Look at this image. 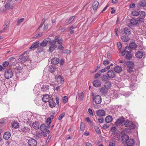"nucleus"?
Returning a JSON list of instances; mask_svg holds the SVG:
<instances>
[{"instance_id": "obj_46", "label": "nucleus", "mask_w": 146, "mask_h": 146, "mask_svg": "<svg viewBox=\"0 0 146 146\" xmlns=\"http://www.w3.org/2000/svg\"><path fill=\"white\" fill-rule=\"evenodd\" d=\"M65 115L64 112H62L58 117V119L59 120L61 119Z\"/></svg>"}, {"instance_id": "obj_22", "label": "nucleus", "mask_w": 146, "mask_h": 146, "mask_svg": "<svg viewBox=\"0 0 146 146\" xmlns=\"http://www.w3.org/2000/svg\"><path fill=\"white\" fill-rule=\"evenodd\" d=\"M145 12L143 11H139V18L141 19H143L145 17Z\"/></svg>"}, {"instance_id": "obj_18", "label": "nucleus", "mask_w": 146, "mask_h": 146, "mask_svg": "<svg viewBox=\"0 0 146 146\" xmlns=\"http://www.w3.org/2000/svg\"><path fill=\"white\" fill-rule=\"evenodd\" d=\"M39 42L38 41H36L34 42L31 46L30 47L29 49H31L33 48H36L39 46Z\"/></svg>"}, {"instance_id": "obj_48", "label": "nucleus", "mask_w": 146, "mask_h": 146, "mask_svg": "<svg viewBox=\"0 0 146 146\" xmlns=\"http://www.w3.org/2000/svg\"><path fill=\"white\" fill-rule=\"evenodd\" d=\"M110 63V62H109V60H104L103 62V63L106 66L108 65V64H109Z\"/></svg>"}, {"instance_id": "obj_13", "label": "nucleus", "mask_w": 146, "mask_h": 146, "mask_svg": "<svg viewBox=\"0 0 146 146\" xmlns=\"http://www.w3.org/2000/svg\"><path fill=\"white\" fill-rule=\"evenodd\" d=\"M126 143L128 146H133L135 144V141L133 139L129 138Z\"/></svg>"}, {"instance_id": "obj_23", "label": "nucleus", "mask_w": 146, "mask_h": 146, "mask_svg": "<svg viewBox=\"0 0 146 146\" xmlns=\"http://www.w3.org/2000/svg\"><path fill=\"white\" fill-rule=\"evenodd\" d=\"M11 124L12 127L14 129L17 128L19 127V123L17 121H14L12 122Z\"/></svg>"}, {"instance_id": "obj_36", "label": "nucleus", "mask_w": 146, "mask_h": 146, "mask_svg": "<svg viewBox=\"0 0 146 146\" xmlns=\"http://www.w3.org/2000/svg\"><path fill=\"white\" fill-rule=\"evenodd\" d=\"M48 41L46 40H44L40 44V45L41 46H45L47 44Z\"/></svg>"}, {"instance_id": "obj_17", "label": "nucleus", "mask_w": 146, "mask_h": 146, "mask_svg": "<svg viewBox=\"0 0 146 146\" xmlns=\"http://www.w3.org/2000/svg\"><path fill=\"white\" fill-rule=\"evenodd\" d=\"M99 5V3L97 1H95L94 2L92 5V7L93 10L94 11H96L98 8Z\"/></svg>"}, {"instance_id": "obj_3", "label": "nucleus", "mask_w": 146, "mask_h": 146, "mask_svg": "<svg viewBox=\"0 0 146 146\" xmlns=\"http://www.w3.org/2000/svg\"><path fill=\"white\" fill-rule=\"evenodd\" d=\"M125 126L128 127L130 129H132L135 127V125L129 121H126L124 123Z\"/></svg>"}, {"instance_id": "obj_25", "label": "nucleus", "mask_w": 146, "mask_h": 146, "mask_svg": "<svg viewBox=\"0 0 146 146\" xmlns=\"http://www.w3.org/2000/svg\"><path fill=\"white\" fill-rule=\"evenodd\" d=\"M143 56V52L141 51H138L135 54V56L138 58H141Z\"/></svg>"}, {"instance_id": "obj_47", "label": "nucleus", "mask_w": 146, "mask_h": 146, "mask_svg": "<svg viewBox=\"0 0 146 146\" xmlns=\"http://www.w3.org/2000/svg\"><path fill=\"white\" fill-rule=\"evenodd\" d=\"M46 122L48 125L49 126V125L51 122V118L50 117L48 118L47 119Z\"/></svg>"}, {"instance_id": "obj_41", "label": "nucleus", "mask_w": 146, "mask_h": 146, "mask_svg": "<svg viewBox=\"0 0 146 146\" xmlns=\"http://www.w3.org/2000/svg\"><path fill=\"white\" fill-rule=\"evenodd\" d=\"M131 15L133 16H138L139 15V11H133L131 13Z\"/></svg>"}, {"instance_id": "obj_60", "label": "nucleus", "mask_w": 146, "mask_h": 146, "mask_svg": "<svg viewBox=\"0 0 146 146\" xmlns=\"http://www.w3.org/2000/svg\"><path fill=\"white\" fill-rule=\"evenodd\" d=\"M100 74V73H99V72L96 74L94 76V78H99L100 76V74Z\"/></svg>"}, {"instance_id": "obj_20", "label": "nucleus", "mask_w": 146, "mask_h": 146, "mask_svg": "<svg viewBox=\"0 0 146 146\" xmlns=\"http://www.w3.org/2000/svg\"><path fill=\"white\" fill-rule=\"evenodd\" d=\"M137 5L138 7H144L146 6V1L145 0H142L139 2Z\"/></svg>"}, {"instance_id": "obj_54", "label": "nucleus", "mask_w": 146, "mask_h": 146, "mask_svg": "<svg viewBox=\"0 0 146 146\" xmlns=\"http://www.w3.org/2000/svg\"><path fill=\"white\" fill-rule=\"evenodd\" d=\"M76 25L75 24H74L73 25L70 26V27H69V30H71L72 29L76 28Z\"/></svg>"}, {"instance_id": "obj_62", "label": "nucleus", "mask_w": 146, "mask_h": 146, "mask_svg": "<svg viewBox=\"0 0 146 146\" xmlns=\"http://www.w3.org/2000/svg\"><path fill=\"white\" fill-rule=\"evenodd\" d=\"M70 51L68 50H66L63 51V53H70Z\"/></svg>"}, {"instance_id": "obj_61", "label": "nucleus", "mask_w": 146, "mask_h": 146, "mask_svg": "<svg viewBox=\"0 0 146 146\" xmlns=\"http://www.w3.org/2000/svg\"><path fill=\"white\" fill-rule=\"evenodd\" d=\"M15 59V57L13 56L9 57L8 60L9 61L13 60Z\"/></svg>"}, {"instance_id": "obj_5", "label": "nucleus", "mask_w": 146, "mask_h": 146, "mask_svg": "<svg viewBox=\"0 0 146 146\" xmlns=\"http://www.w3.org/2000/svg\"><path fill=\"white\" fill-rule=\"evenodd\" d=\"M131 48L129 46H126L123 50L121 51V55L123 56L126 53H131Z\"/></svg>"}, {"instance_id": "obj_33", "label": "nucleus", "mask_w": 146, "mask_h": 146, "mask_svg": "<svg viewBox=\"0 0 146 146\" xmlns=\"http://www.w3.org/2000/svg\"><path fill=\"white\" fill-rule=\"evenodd\" d=\"M108 91L107 89L105 87H102L100 88V92L103 94H106Z\"/></svg>"}, {"instance_id": "obj_57", "label": "nucleus", "mask_w": 146, "mask_h": 146, "mask_svg": "<svg viewBox=\"0 0 146 146\" xmlns=\"http://www.w3.org/2000/svg\"><path fill=\"white\" fill-rule=\"evenodd\" d=\"M48 24H44V28H43L44 30H46L48 28Z\"/></svg>"}, {"instance_id": "obj_44", "label": "nucleus", "mask_w": 146, "mask_h": 146, "mask_svg": "<svg viewBox=\"0 0 146 146\" xmlns=\"http://www.w3.org/2000/svg\"><path fill=\"white\" fill-rule=\"evenodd\" d=\"M108 77L106 75H103L102 77V80L104 81L108 80Z\"/></svg>"}, {"instance_id": "obj_32", "label": "nucleus", "mask_w": 146, "mask_h": 146, "mask_svg": "<svg viewBox=\"0 0 146 146\" xmlns=\"http://www.w3.org/2000/svg\"><path fill=\"white\" fill-rule=\"evenodd\" d=\"M50 127V126L48 127V128ZM41 130L42 131H44L48 127L46 126L44 124H42L40 127Z\"/></svg>"}, {"instance_id": "obj_27", "label": "nucleus", "mask_w": 146, "mask_h": 146, "mask_svg": "<svg viewBox=\"0 0 146 146\" xmlns=\"http://www.w3.org/2000/svg\"><path fill=\"white\" fill-rule=\"evenodd\" d=\"M111 83L109 82H106L104 84V87L107 89L110 88L111 86Z\"/></svg>"}, {"instance_id": "obj_15", "label": "nucleus", "mask_w": 146, "mask_h": 146, "mask_svg": "<svg viewBox=\"0 0 146 146\" xmlns=\"http://www.w3.org/2000/svg\"><path fill=\"white\" fill-rule=\"evenodd\" d=\"M11 136V134L8 131L5 132L3 135V138L5 140H8Z\"/></svg>"}, {"instance_id": "obj_4", "label": "nucleus", "mask_w": 146, "mask_h": 146, "mask_svg": "<svg viewBox=\"0 0 146 146\" xmlns=\"http://www.w3.org/2000/svg\"><path fill=\"white\" fill-rule=\"evenodd\" d=\"M28 143L29 146H36V141L33 138H30L28 140Z\"/></svg>"}, {"instance_id": "obj_9", "label": "nucleus", "mask_w": 146, "mask_h": 146, "mask_svg": "<svg viewBox=\"0 0 146 146\" xmlns=\"http://www.w3.org/2000/svg\"><path fill=\"white\" fill-rule=\"evenodd\" d=\"M49 86L47 85H43L41 88V90L44 93H47L49 90Z\"/></svg>"}, {"instance_id": "obj_34", "label": "nucleus", "mask_w": 146, "mask_h": 146, "mask_svg": "<svg viewBox=\"0 0 146 146\" xmlns=\"http://www.w3.org/2000/svg\"><path fill=\"white\" fill-rule=\"evenodd\" d=\"M49 106L51 108H53L56 105V103L55 102L51 100L49 102Z\"/></svg>"}, {"instance_id": "obj_28", "label": "nucleus", "mask_w": 146, "mask_h": 146, "mask_svg": "<svg viewBox=\"0 0 146 146\" xmlns=\"http://www.w3.org/2000/svg\"><path fill=\"white\" fill-rule=\"evenodd\" d=\"M114 70L117 73H120L122 69L120 66H117L114 67Z\"/></svg>"}, {"instance_id": "obj_51", "label": "nucleus", "mask_w": 146, "mask_h": 146, "mask_svg": "<svg viewBox=\"0 0 146 146\" xmlns=\"http://www.w3.org/2000/svg\"><path fill=\"white\" fill-rule=\"evenodd\" d=\"M42 33L39 32V33H37L36 35H35L34 36V37L35 38V37H40L42 36Z\"/></svg>"}, {"instance_id": "obj_55", "label": "nucleus", "mask_w": 146, "mask_h": 146, "mask_svg": "<svg viewBox=\"0 0 146 146\" xmlns=\"http://www.w3.org/2000/svg\"><path fill=\"white\" fill-rule=\"evenodd\" d=\"M98 120L99 122L100 123H103L104 122V119L102 117L99 118L98 119Z\"/></svg>"}, {"instance_id": "obj_39", "label": "nucleus", "mask_w": 146, "mask_h": 146, "mask_svg": "<svg viewBox=\"0 0 146 146\" xmlns=\"http://www.w3.org/2000/svg\"><path fill=\"white\" fill-rule=\"evenodd\" d=\"M56 45H50L49 48L50 52H52L56 48Z\"/></svg>"}, {"instance_id": "obj_49", "label": "nucleus", "mask_w": 146, "mask_h": 146, "mask_svg": "<svg viewBox=\"0 0 146 146\" xmlns=\"http://www.w3.org/2000/svg\"><path fill=\"white\" fill-rule=\"evenodd\" d=\"M50 69L49 70L50 72L51 73H53V72H54L55 69L52 66H51L50 67Z\"/></svg>"}, {"instance_id": "obj_1", "label": "nucleus", "mask_w": 146, "mask_h": 146, "mask_svg": "<svg viewBox=\"0 0 146 146\" xmlns=\"http://www.w3.org/2000/svg\"><path fill=\"white\" fill-rule=\"evenodd\" d=\"M14 74V71L11 68L7 69L5 72L4 76L6 79H9L11 78Z\"/></svg>"}, {"instance_id": "obj_56", "label": "nucleus", "mask_w": 146, "mask_h": 146, "mask_svg": "<svg viewBox=\"0 0 146 146\" xmlns=\"http://www.w3.org/2000/svg\"><path fill=\"white\" fill-rule=\"evenodd\" d=\"M110 130L111 131L113 132H115L116 131L117 129L115 127H112L110 129Z\"/></svg>"}, {"instance_id": "obj_14", "label": "nucleus", "mask_w": 146, "mask_h": 146, "mask_svg": "<svg viewBox=\"0 0 146 146\" xmlns=\"http://www.w3.org/2000/svg\"><path fill=\"white\" fill-rule=\"evenodd\" d=\"M19 131L24 133H27L29 132L30 129L27 127H23L19 130Z\"/></svg>"}, {"instance_id": "obj_40", "label": "nucleus", "mask_w": 146, "mask_h": 146, "mask_svg": "<svg viewBox=\"0 0 146 146\" xmlns=\"http://www.w3.org/2000/svg\"><path fill=\"white\" fill-rule=\"evenodd\" d=\"M117 47L119 49V53H121L122 51L121 49L122 47L121 44L120 42H117Z\"/></svg>"}, {"instance_id": "obj_53", "label": "nucleus", "mask_w": 146, "mask_h": 146, "mask_svg": "<svg viewBox=\"0 0 146 146\" xmlns=\"http://www.w3.org/2000/svg\"><path fill=\"white\" fill-rule=\"evenodd\" d=\"M68 100V97L66 96H64L63 98V102L64 103H66Z\"/></svg>"}, {"instance_id": "obj_6", "label": "nucleus", "mask_w": 146, "mask_h": 146, "mask_svg": "<svg viewBox=\"0 0 146 146\" xmlns=\"http://www.w3.org/2000/svg\"><path fill=\"white\" fill-rule=\"evenodd\" d=\"M139 23L138 20L134 19H132L130 21V23L129 26V27H132L133 26L136 25Z\"/></svg>"}, {"instance_id": "obj_63", "label": "nucleus", "mask_w": 146, "mask_h": 146, "mask_svg": "<svg viewBox=\"0 0 146 146\" xmlns=\"http://www.w3.org/2000/svg\"><path fill=\"white\" fill-rule=\"evenodd\" d=\"M55 99H56V103L57 104L59 105V98L56 96V98Z\"/></svg>"}, {"instance_id": "obj_35", "label": "nucleus", "mask_w": 146, "mask_h": 146, "mask_svg": "<svg viewBox=\"0 0 146 146\" xmlns=\"http://www.w3.org/2000/svg\"><path fill=\"white\" fill-rule=\"evenodd\" d=\"M74 16H72L70 17V19L67 22H66L65 23V25H69V24L71 23L74 20Z\"/></svg>"}, {"instance_id": "obj_29", "label": "nucleus", "mask_w": 146, "mask_h": 146, "mask_svg": "<svg viewBox=\"0 0 146 146\" xmlns=\"http://www.w3.org/2000/svg\"><path fill=\"white\" fill-rule=\"evenodd\" d=\"M32 126L35 129H38L39 127L38 123L37 121H35V122H34Z\"/></svg>"}, {"instance_id": "obj_45", "label": "nucleus", "mask_w": 146, "mask_h": 146, "mask_svg": "<svg viewBox=\"0 0 146 146\" xmlns=\"http://www.w3.org/2000/svg\"><path fill=\"white\" fill-rule=\"evenodd\" d=\"M24 18H22L19 19V20H18L17 22V26H19L20 25V23L23 22L24 21Z\"/></svg>"}, {"instance_id": "obj_59", "label": "nucleus", "mask_w": 146, "mask_h": 146, "mask_svg": "<svg viewBox=\"0 0 146 146\" xmlns=\"http://www.w3.org/2000/svg\"><path fill=\"white\" fill-rule=\"evenodd\" d=\"M109 127V126H108L106 124H104L103 125L102 128L103 129H107Z\"/></svg>"}, {"instance_id": "obj_52", "label": "nucleus", "mask_w": 146, "mask_h": 146, "mask_svg": "<svg viewBox=\"0 0 146 146\" xmlns=\"http://www.w3.org/2000/svg\"><path fill=\"white\" fill-rule=\"evenodd\" d=\"M9 64V62L7 61H5L3 63V65L4 67H6Z\"/></svg>"}, {"instance_id": "obj_7", "label": "nucleus", "mask_w": 146, "mask_h": 146, "mask_svg": "<svg viewBox=\"0 0 146 146\" xmlns=\"http://www.w3.org/2000/svg\"><path fill=\"white\" fill-rule=\"evenodd\" d=\"M107 75L109 78H113L115 77V73L113 70H110L107 72Z\"/></svg>"}, {"instance_id": "obj_2", "label": "nucleus", "mask_w": 146, "mask_h": 146, "mask_svg": "<svg viewBox=\"0 0 146 146\" xmlns=\"http://www.w3.org/2000/svg\"><path fill=\"white\" fill-rule=\"evenodd\" d=\"M93 103L94 102L96 104H100L102 102V98L99 95H96L94 96L93 95Z\"/></svg>"}, {"instance_id": "obj_31", "label": "nucleus", "mask_w": 146, "mask_h": 146, "mask_svg": "<svg viewBox=\"0 0 146 146\" xmlns=\"http://www.w3.org/2000/svg\"><path fill=\"white\" fill-rule=\"evenodd\" d=\"M5 7L6 9H12L13 8V6L11 5L10 3H6L5 5Z\"/></svg>"}, {"instance_id": "obj_19", "label": "nucleus", "mask_w": 146, "mask_h": 146, "mask_svg": "<svg viewBox=\"0 0 146 146\" xmlns=\"http://www.w3.org/2000/svg\"><path fill=\"white\" fill-rule=\"evenodd\" d=\"M93 85L95 87H99L101 84V81L99 80H96L93 82Z\"/></svg>"}, {"instance_id": "obj_64", "label": "nucleus", "mask_w": 146, "mask_h": 146, "mask_svg": "<svg viewBox=\"0 0 146 146\" xmlns=\"http://www.w3.org/2000/svg\"><path fill=\"white\" fill-rule=\"evenodd\" d=\"M58 49L60 50H62L64 49V47L62 45L58 46Z\"/></svg>"}, {"instance_id": "obj_58", "label": "nucleus", "mask_w": 146, "mask_h": 146, "mask_svg": "<svg viewBox=\"0 0 146 146\" xmlns=\"http://www.w3.org/2000/svg\"><path fill=\"white\" fill-rule=\"evenodd\" d=\"M106 71V70L105 68L104 69H102L101 70L99 71V73H100V74H101L103 73H104Z\"/></svg>"}, {"instance_id": "obj_42", "label": "nucleus", "mask_w": 146, "mask_h": 146, "mask_svg": "<svg viewBox=\"0 0 146 146\" xmlns=\"http://www.w3.org/2000/svg\"><path fill=\"white\" fill-rule=\"evenodd\" d=\"M94 128L96 131V132L98 134H100L101 133V132L100 131L99 127H98L96 126Z\"/></svg>"}, {"instance_id": "obj_30", "label": "nucleus", "mask_w": 146, "mask_h": 146, "mask_svg": "<svg viewBox=\"0 0 146 146\" xmlns=\"http://www.w3.org/2000/svg\"><path fill=\"white\" fill-rule=\"evenodd\" d=\"M121 39L123 41L127 42L129 40V38L126 35H123L121 37Z\"/></svg>"}, {"instance_id": "obj_8", "label": "nucleus", "mask_w": 146, "mask_h": 146, "mask_svg": "<svg viewBox=\"0 0 146 146\" xmlns=\"http://www.w3.org/2000/svg\"><path fill=\"white\" fill-rule=\"evenodd\" d=\"M125 121L124 118L123 117H120L115 123L117 126H119Z\"/></svg>"}, {"instance_id": "obj_24", "label": "nucleus", "mask_w": 146, "mask_h": 146, "mask_svg": "<svg viewBox=\"0 0 146 146\" xmlns=\"http://www.w3.org/2000/svg\"><path fill=\"white\" fill-rule=\"evenodd\" d=\"M59 62V60L57 58H52L51 60V63L53 65H56Z\"/></svg>"}, {"instance_id": "obj_37", "label": "nucleus", "mask_w": 146, "mask_h": 146, "mask_svg": "<svg viewBox=\"0 0 146 146\" xmlns=\"http://www.w3.org/2000/svg\"><path fill=\"white\" fill-rule=\"evenodd\" d=\"M129 47L131 48L135 49L137 47V45L135 43L132 42L130 44Z\"/></svg>"}, {"instance_id": "obj_12", "label": "nucleus", "mask_w": 146, "mask_h": 146, "mask_svg": "<svg viewBox=\"0 0 146 146\" xmlns=\"http://www.w3.org/2000/svg\"><path fill=\"white\" fill-rule=\"evenodd\" d=\"M50 100V98L48 94L44 95L42 98V100L44 102H48Z\"/></svg>"}, {"instance_id": "obj_50", "label": "nucleus", "mask_w": 146, "mask_h": 146, "mask_svg": "<svg viewBox=\"0 0 146 146\" xmlns=\"http://www.w3.org/2000/svg\"><path fill=\"white\" fill-rule=\"evenodd\" d=\"M88 111L90 115L92 116H94V115L93 113L92 110L91 108H89L88 109Z\"/></svg>"}, {"instance_id": "obj_10", "label": "nucleus", "mask_w": 146, "mask_h": 146, "mask_svg": "<svg viewBox=\"0 0 146 146\" xmlns=\"http://www.w3.org/2000/svg\"><path fill=\"white\" fill-rule=\"evenodd\" d=\"M96 112L97 115L99 117L104 116L106 114L105 111L103 110H98Z\"/></svg>"}, {"instance_id": "obj_26", "label": "nucleus", "mask_w": 146, "mask_h": 146, "mask_svg": "<svg viewBox=\"0 0 146 146\" xmlns=\"http://www.w3.org/2000/svg\"><path fill=\"white\" fill-rule=\"evenodd\" d=\"M124 31L125 34L127 35H129L131 34V30L128 28H125Z\"/></svg>"}, {"instance_id": "obj_11", "label": "nucleus", "mask_w": 146, "mask_h": 146, "mask_svg": "<svg viewBox=\"0 0 146 146\" xmlns=\"http://www.w3.org/2000/svg\"><path fill=\"white\" fill-rule=\"evenodd\" d=\"M28 59V56L27 55H22L20 56L19 59V61L23 63L26 62Z\"/></svg>"}, {"instance_id": "obj_21", "label": "nucleus", "mask_w": 146, "mask_h": 146, "mask_svg": "<svg viewBox=\"0 0 146 146\" xmlns=\"http://www.w3.org/2000/svg\"><path fill=\"white\" fill-rule=\"evenodd\" d=\"M113 120L112 117L111 115H108L105 118V121L107 123H110Z\"/></svg>"}, {"instance_id": "obj_16", "label": "nucleus", "mask_w": 146, "mask_h": 146, "mask_svg": "<svg viewBox=\"0 0 146 146\" xmlns=\"http://www.w3.org/2000/svg\"><path fill=\"white\" fill-rule=\"evenodd\" d=\"M129 137L128 135L125 134H122L121 137V139L123 142H126L129 139Z\"/></svg>"}, {"instance_id": "obj_38", "label": "nucleus", "mask_w": 146, "mask_h": 146, "mask_svg": "<svg viewBox=\"0 0 146 146\" xmlns=\"http://www.w3.org/2000/svg\"><path fill=\"white\" fill-rule=\"evenodd\" d=\"M125 58L127 59H130L132 58V55L131 53H126Z\"/></svg>"}, {"instance_id": "obj_43", "label": "nucleus", "mask_w": 146, "mask_h": 146, "mask_svg": "<svg viewBox=\"0 0 146 146\" xmlns=\"http://www.w3.org/2000/svg\"><path fill=\"white\" fill-rule=\"evenodd\" d=\"M85 128V125L84 123L82 122H81L80 123V129L81 131H83L84 129Z\"/></svg>"}]
</instances>
